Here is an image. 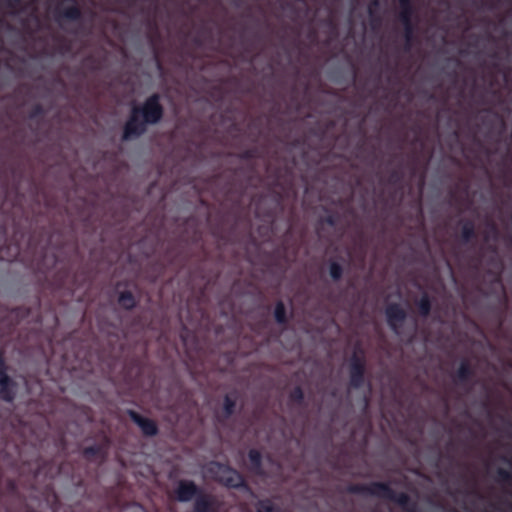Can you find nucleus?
Wrapping results in <instances>:
<instances>
[{"label":"nucleus","mask_w":512,"mask_h":512,"mask_svg":"<svg viewBox=\"0 0 512 512\" xmlns=\"http://www.w3.org/2000/svg\"><path fill=\"white\" fill-rule=\"evenodd\" d=\"M162 116V108L158 102V96L150 97L144 104L141 111L136 107L132 110V115L127 122L124 130V138L130 139L138 136L145 130L147 123H156Z\"/></svg>","instance_id":"f257e3e1"},{"label":"nucleus","mask_w":512,"mask_h":512,"mask_svg":"<svg viewBox=\"0 0 512 512\" xmlns=\"http://www.w3.org/2000/svg\"><path fill=\"white\" fill-rule=\"evenodd\" d=\"M210 471L219 482L226 486L239 487L243 483L241 475L226 465L211 463Z\"/></svg>","instance_id":"f03ea898"},{"label":"nucleus","mask_w":512,"mask_h":512,"mask_svg":"<svg viewBox=\"0 0 512 512\" xmlns=\"http://www.w3.org/2000/svg\"><path fill=\"white\" fill-rule=\"evenodd\" d=\"M0 395L3 399L10 401L13 398L12 384L5 374V363L0 354Z\"/></svg>","instance_id":"7ed1b4c3"},{"label":"nucleus","mask_w":512,"mask_h":512,"mask_svg":"<svg viewBox=\"0 0 512 512\" xmlns=\"http://www.w3.org/2000/svg\"><path fill=\"white\" fill-rule=\"evenodd\" d=\"M197 492L196 486L192 482L181 481L176 490L177 499L182 502L191 500Z\"/></svg>","instance_id":"20e7f679"},{"label":"nucleus","mask_w":512,"mask_h":512,"mask_svg":"<svg viewBox=\"0 0 512 512\" xmlns=\"http://www.w3.org/2000/svg\"><path fill=\"white\" fill-rule=\"evenodd\" d=\"M130 417L142 429L144 434H156L157 429L153 421L143 418L135 412H130Z\"/></svg>","instance_id":"39448f33"},{"label":"nucleus","mask_w":512,"mask_h":512,"mask_svg":"<svg viewBox=\"0 0 512 512\" xmlns=\"http://www.w3.org/2000/svg\"><path fill=\"white\" fill-rule=\"evenodd\" d=\"M386 316L390 326L396 329V326L405 318V313L398 305H389L386 309Z\"/></svg>","instance_id":"423d86ee"},{"label":"nucleus","mask_w":512,"mask_h":512,"mask_svg":"<svg viewBox=\"0 0 512 512\" xmlns=\"http://www.w3.org/2000/svg\"><path fill=\"white\" fill-rule=\"evenodd\" d=\"M215 499L209 495H199L195 500V512H214Z\"/></svg>","instance_id":"0eeeda50"},{"label":"nucleus","mask_w":512,"mask_h":512,"mask_svg":"<svg viewBox=\"0 0 512 512\" xmlns=\"http://www.w3.org/2000/svg\"><path fill=\"white\" fill-rule=\"evenodd\" d=\"M363 377V365L355 360L351 365V384L358 387Z\"/></svg>","instance_id":"6e6552de"},{"label":"nucleus","mask_w":512,"mask_h":512,"mask_svg":"<svg viewBox=\"0 0 512 512\" xmlns=\"http://www.w3.org/2000/svg\"><path fill=\"white\" fill-rule=\"evenodd\" d=\"M119 303L126 309H130L135 305L134 298L130 293H122L119 297Z\"/></svg>","instance_id":"1a4fd4ad"},{"label":"nucleus","mask_w":512,"mask_h":512,"mask_svg":"<svg viewBox=\"0 0 512 512\" xmlns=\"http://www.w3.org/2000/svg\"><path fill=\"white\" fill-rule=\"evenodd\" d=\"M257 510L258 512H279L270 500L260 501Z\"/></svg>","instance_id":"9d476101"},{"label":"nucleus","mask_w":512,"mask_h":512,"mask_svg":"<svg viewBox=\"0 0 512 512\" xmlns=\"http://www.w3.org/2000/svg\"><path fill=\"white\" fill-rule=\"evenodd\" d=\"M275 318L279 323L285 322V307L282 303H278L275 307Z\"/></svg>","instance_id":"9b49d317"},{"label":"nucleus","mask_w":512,"mask_h":512,"mask_svg":"<svg viewBox=\"0 0 512 512\" xmlns=\"http://www.w3.org/2000/svg\"><path fill=\"white\" fill-rule=\"evenodd\" d=\"M249 458H250V461L251 463L258 468L259 464H260V453L256 450H251L249 452Z\"/></svg>","instance_id":"f8f14e48"},{"label":"nucleus","mask_w":512,"mask_h":512,"mask_svg":"<svg viewBox=\"0 0 512 512\" xmlns=\"http://www.w3.org/2000/svg\"><path fill=\"white\" fill-rule=\"evenodd\" d=\"M342 270L337 263H332L330 266V274L334 279H338L341 276Z\"/></svg>","instance_id":"ddd939ff"},{"label":"nucleus","mask_w":512,"mask_h":512,"mask_svg":"<svg viewBox=\"0 0 512 512\" xmlns=\"http://www.w3.org/2000/svg\"><path fill=\"white\" fill-rule=\"evenodd\" d=\"M420 310L423 314H428L429 312V309H430V304H429V301L426 297H423L421 300H420Z\"/></svg>","instance_id":"4468645a"},{"label":"nucleus","mask_w":512,"mask_h":512,"mask_svg":"<svg viewBox=\"0 0 512 512\" xmlns=\"http://www.w3.org/2000/svg\"><path fill=\"white\" fill-rule=\"evenodd\" d=\"M225 411L229 415L233 411L234 403L229 399V397H226L225 399Z\"/></svg>","instance_id":"2eb2a0df"},{"label":"nucleus","mask_w":512,"mask_h":512,"mask_svg":"<svg viewBox=\"0 0 512 512\" xmlns=\"http://www.w3.org/2000/svg\"><path fill=\"white\" fill-rule=\"evenodd\" d=\"M128 512H145V510L141 506L132 505L128 508Z\"/></svg>","instance_id":"dca6fc26"},{"label":"nucleus","mask_w":512,"mask_h":512,"mask_svg":"<svg viewBox=\"0 0 512 512\" xmlns=\"http://www.w3.org/2000/svg\"><path fill=\"white\" fill-rule=\"evenodd\" d=\"M77 14H78L77 10H71V11H70V16H71V17H74V16H76Z\"/></svg>","instance_id":"f3484780"},{"label":"nucleus","mask_w":512,"mask_h":512,"mask_svg":"<svg viewBox=\"0 0 512 512\" xmlns=\"http://www.w3.org/2000/svg\"><path fill=\"white\" fill-rule=\"evenodd\" d=\"M296 393H297L299 396H301V390H300V389H297V390H296Z\"/></svg>","instance_id":"a211bd4d"}]
</instances>
